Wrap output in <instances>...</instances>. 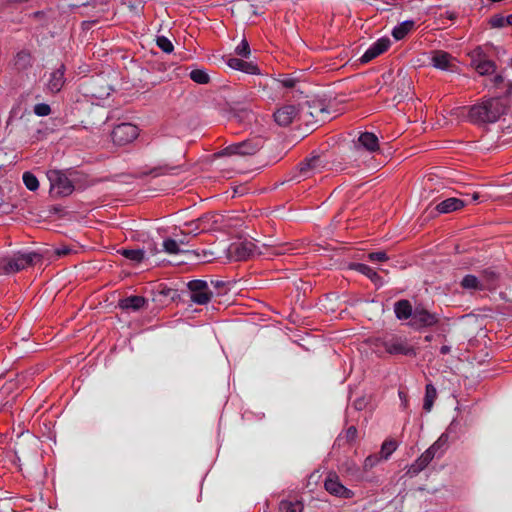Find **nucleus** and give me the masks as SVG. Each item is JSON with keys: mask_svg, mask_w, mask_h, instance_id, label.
I'll return each mask as SVG.
<instances>
[{"mask_svg": "<svg viewBox=\"0 0 512 512\" xmlns=\"http://www.w3.org/2000/svg\"><path fill=\"white\" fill-rule=\"evenodd\" d=\"M505 112V106L498 98H489L472 106L469 110V117L477 123H494Z\"/></svg>", "mask_w": 512, "mask_h": 512, "instance_id": "obj_1", "label": "nucleus"}, {"mask_svg": "<svg viewBox=\"0 0 512 512\" xmlns=\"http://www.w3.org/2000/svg\"><path fill=\"white\" fill-rule=\"evenodd\" d=\"M265 139L262 136H253L244 141L231 144L222 149L218 156H249L256 154L264 146Z\"/></svg>", "mask_w": 512, "mask_h": 512, "instance_id": "obj_2", "label": "nucleus"}, {"mask_svg": "<svg viewBox=\"0 0 512 512\" xmlns=\"http://www.w3.org/2000/svg\"><path fill=\"white\" fill-rule=\"evenodd\" d=\"M52 197H66L73 193L74 185L68 176L61 170L51 169L47 171Z\"/></svg>", "mask_w": 512, "mask_h": 512, "instance_id": "obj_3", "label": "nucleus"}, {"mask_svg": "<svg viewBox=\"0 0 512 512\" xmlns=\"http://www.w3.org/2000/svg\"><path fill=\"white\" fill-rule=\"evenodd\" d=\"M381 346L391 355L415 356V349L409 344L406 337L389 334L380 339Z\"/></svg>", "mask_w": 512, "mask_h": 512, "instance_id": "obj_4", "label": "nucleus"}, {"mask_svg": "<svg viewBox=\"0 0 512 512\" xmlns=\"http://www.w3.org/2000/svg\"><path fill=\"white\" fill-rule=\"evenodd\" d=\"M139 135V129L132 123H121L114 127L111 138L114 144L123 146L133 142Z\"/></svg>", "mask_w": 512, "mask_h": 512, "instance_id": "obj_5", "label": "nucleus"}, {"mask_svg": "<svg viewBox=\"0 0 512 512\" xmlns=\"http://www.w3.org/2000/svg\"><path fill=\"white\" fill-rule=\"evenodd\" d=\"M39 255L34 252L17 253L6 259L5 270L7 272H18L31 266Z\"/></svg>", "mask_w": 512, "mask_h": 512, "instance_id": "obj_6", "label": "nucleus"}, {"mask_svg": "<svg viewBox=\"0 0 512 512\" xmlns=\"http://www.w3.org/2000/svg\"><path fill=\"white\" fill-rule=\"evenodd\" d=\"M188 289L190 291L191 301L198 305L207 304L212 297V292L207 282L204 280L197 279L190 281L188 283Z\"/></svg>", "mask_w": 512, "mask_h": 512, "instance_id": "obj_7", "label": "nucleus"}, {"mask_svg": "<svg viewBox=\"0 0 512 512\" xmlns=\"http://www.w3.org/2000/svg\"><path fill=\"white\" fill-rule=\"evenodd\" d=\"M471 66L481 76L491 75L496 71L495 62L488 59L480 47L476 48L472 53Z\"/></svg>", "mask_w": 512, "mask_h": 512, "instance_id": "obj_8", "label": "nucleus"}, {"mask_svg": "<svg viewBox=\"0 0 512 512\" xmlns=\"http://www.w3.org/2000/svg\"><path fill=\"white\" fill-rule=\"evenodd\" d=\"M326 163L320 156H313L301 162L298 166V174L295 178L307 179L317 173H320L325 167Z\"/></svg>", "mask_w": 512, "mask_h": 512, "instance_id": "obj_9", "label": "nucleus"}, {"mask_svg": "<svg viewBox=\"0 0 512 512\" xmlns=\"http://www.w3.org/2000/svg\"><path fill=\"white\" fill-rule=\"evenodd\" d=\"M324 487L328 493L340 498H351L354 493L346 488L339 480L336 473H329L325 479Z\"/></svg>", "mask_w": 512, "mask_h": 512, "instance_id": "obj_10", "label": "nucleus"}, {"mask_svg": "<svg viewBox=\"0 0 512 512\" xmlns=\"http://www.w3.org/2000/svg\"><path fill=\"white\" fill-rule=\"evenodd\" d=\"M438 322V316L434 313H430L423 308H415L412 319L410 320V326L415 329H421L425 327H431Z\"/></svg>", "mask_w": 512, "mask_h": 512, "instance_id": "obj_11", "label": "nucleus"}, {"mask_svg": "<svg viewBox=\"0 0 512 512\" xmlns=\"http://www.w3.org/2000/svg\"><path fill=\"white\" fill-rule=\"evenodd\" d=\"M431 65L443 71L454 72L457 68L453 56L443 50H435L431 53Z\"/></svg>", "mask_w": 512, "mask_h": 512, "instance_id": "obj_12", "label": "nucleus"}, {"mask_svg": "<svg viewBox=\"0 0 512 512\" xmlns=\"http://www.w3.org/2000/svg\"><path fill=\"white\" fill-rule=\"evenodd\" d=\"M254 252V244L250 241L232 243L228 248V256L234 261L248 259Z\"/></svg>", "mask_w": 512, "mask_h": 512, "instance_id": "obj_13", "label": "nucleus"}, {"mask_svg": "<svg viewBox=\"0 0 512 512\" xmlns=\"http://www.w3.org/2000/svg\"><path fill=\"white\" fill-rule=\"evenodd\" d=\"M299 108L296 105L288 104L280 107L274 113V120L280 126L290 125L298 116Z\"/></svg>", "mask_w": 512, "mask_h": 512, "instance_id": "obj_14", "label": "nucleus"}, {"mask_svg": "<svg viewBox=\"0 0 512 512\" xmlns=\"http://www.w3.org/2000/svg\"><path fill=\"white\" fill-rule=\"evenodd\" d=\"M391 45V41L387 37H382L371 44V46L365 51V53L361 56V61L366 63L380 54L384 53Z\"/></svg>", "mask_w": 512, "mask_h": 512, "instance_id": "obj_15", "label": "nucleus"}, {"mask_svg": "<svg viewBox=\"0 0 512 512\" xmlns=\"http://www.w3.org/2000/svg\"><path fill=\"white\" fill-rule=\"evenodd\" d=\"M65 65L61 64L57 69L53 70L49 74V78L46 83L48 91L55 94L61 91L65 84Z\"/></svg>", "mask_w": 512, "mask_h": 512, "instance_id": "obj_16", "label": "nucleus"}, {"mask_svg": "<svg viewBox=\"0 0 512 512\" xmlns=\"http://www.w3.org/2000/svg\"><path fill=\"white\" fill-rule=\"evenodd\" d=\"M434 458H437V455L428 448L409 466L407 474L411 477L418 475Z\"/></svg>", "mask_w": 512, "mask_h": 512, "instance_id": "obj_17", "label": "nucleus"}, {"mask_svg": "<svg viewBox=\"0 0 512 512\" xmlns=\"http://www.w3.org/2000/svg\"><path fill=\"white\" fill-rule=\"evenodd\" d=\"M356 148L365 149L368 152H375L379 148L378 138L371 132H362L355 142Z\"/></svg>", "mask_w": 512, "mask_h": 512, "instance_id": "obj_18", "label": "nucleus"}, {"mask_svg": "<svg viewBox=\"0 0 512 512\" xmlns=\"http://www.w3.org/2000/svg\"><path fill=\"white\" fill-rule=\"evenodd\" d=\"M226 64L234 70L242 71L247 74L255 75L259 73V68L257 65L239 58L229 57L226 61Z\"/></svg>", "mask_w": 512, "mask_h": 512, "instance_id": "obj_19", "label": "nucleus"}, {"mask_svg": "<svg viewBox=\"0 0 512 512\" xmlns=\"http://www.w3.org/2000/svg\"><path fill=\"white\" fill-rule=\"evenodd\" d=\"M464 205H465V202L463 200H461L459 198L451 197V198H447V199L441 201L436 206V210L441 214H445V213L457 211V210L461 209Z\"/></svg>", "mask_w": 512, "mask_h": 512, "instance_id": "obj_20", "label": "nucleus"}, {"mask_svg": "<svg viewBox=\"0 0 512 512\" xmlns=\"http://www.w3.org/2000/svg\"><path fill=\"white\" fill-rule=\"evenodd\" d=\"M146 299L142 296L134 295L122 299L119 306L125 310L137 311L144 307Z\"/></svg>", "mask_w": 512, "mask_h": 512, "instance_id": "obj_21", "label": "nucleus"}, {"mask_svg": "<svg viewBox=\"0 0 512 512\" xmlns=\"http://www.w3.org/2000/svg\"><path fill=\"white\" fill-rule=\"evenodd\" d=\"M394 312L399 320L412 319L414 310L408 300H399L394 304Z\"/></svg>", "mask_w": 512, "mask_h": 512, "instance_id": "obj_22", "label": "nucleus"}, {"mask_svg": "<svg viewBox=\"0 0 512 512\" xmlns=\"http://www.w3.org/2000/svg\"><path fill=\"white\" fill-rule=\"evenodd\" d=\"M462 288L466 290H485L490 288V285L485 284L481 280H479L476 276L468 274L461 281Z\"/></svg>", "mask_w": 512, "mask_h": 512, "instance_id": "obj_23", "label": "nucleus"}, {"mask_svg": "<svg viewBox=\"0 0 512 512\" xmlns=\"http://www.w3.org/2000/svg\"><path fill=\"white\" fill-rule=\"evenodd\" d=\"M353 268L359 273L367 276L375 285L381 286L383 284L382 278L370 266L363 263H357L353 265Z\"/></svg>", "mask_w": 512, "mask_h": 512, "instance_id": "obj_24", "label": "nucleus"}, {"mask_svg": "<svg viewBox=\"0 0 512 512\" xmlns=\"http://www.w3.org/2000/svg\"><path fill=\"white\" fill-rule=\"evenodd\" d=\"M414 25H415V23L413 20L403 21L393 28L392 36L396 40H402L414 28Z\"/></svg>", "mask_w": 512, "mask_h": 512, "instance_id": "obj_25", "label": "nucleus"}, {"mask_svg": "<svg viewBox=\"0 0 512 512\" xmlns=\"http://www.w3.org/2000/svg\"><path fill=\"white\" fill-rule=\"evenodd\" d=\"M448 443L449 435L445 432L429 448L437 455V458H440L448 449Z\"/></svg>", "mask_w": 512, "mask_h": 512, "instance_id": "obj_26", "label": "nucleus"}, {"mask_svg": "<svg viewBox=\"0 0 512 512\" xmlns=\"http://www.w3.org/2000/svg\"><path fill=\"white\" fill-rule=\"evenodd\" d=\"M32 65L31 53L27 50L19 51L15 56V66L18 69H27Z\"/></svg>", "mask_w": 512, "mask_h": 512, "instance_id": "obj_27", "label": "nucleus"}, {"mask_svg": "<svg viewBox=\"0 0 512 512\" xmlns=\"http://www.w3.org/2000/svg\"><path fill=\"white\" fill-rule=\"evenodd\" d=\"M436 397H437L436 388L431 383L427 384L425 387V397H424V403H423V409L425 411L429 412L432 409V406L434 404Z\"/></svg>", "mask_w": 512, "mask_h": 512, "instance_id": "obj_28", "label": "nucleus"}, {"mask_svg": "<svg viewBox=\"0 0 512 512\" xmlns=\"http://www.w3.org/2000/svg\"><path fill=\"white\" fill-rule=\"evenodd\" d=\"M303 504L301 501L282 500L279 503V512H302Z\"/></svg>", "mask_w": 512, "mask_h": 512, "instance_id": "obj_29", "label": "nucleus"}, {"mask_svg": "<svg viewBox=\"0 0 512 512\" xmlns=\"http://www.w3.org/2000/svg\"><path fill=\"white\" fill-rule=\"evenodd\" d=\"M180 244H185L184 240L178 242L174 239L167 238L163 241V249L168 254H179L183 252V250L180 249Z\"/></svg>", "mask_w": 512, "mask_h": 512, "instance_id": "obj_30", "label": "nucleus"}, {"mask_svg": "<svg viewBox=\"0 0 512 512\" xmlns=\"http://www.w3.org/2000/svg\"><path fill=\"white\" fill-rule=\"evenodd\" d=\"M397 449V442L395 440L389 439L385 440L382 443L380 456L383 460H387L392 453Z\"/></svg>", "mask_w": 512, "mask_h": 512, "instance_id": "obj_31", "label": "nucleus"}, {"mask_svg": "<svg viewBox=\"0 0 512 512\" xmlns=\"http://www.w3.org/2000/svg\"><path fill=\"white\" fill-rule=\"evenodd\" d=\"M189 76L197 84H207L210 81V77L204 69H194L190 72Z\"/></svg>", "mask_w": 512, "mask_h": 512, "instance_id": "obj_32", "label": "nucleus"}, {"mask_svg": "<svg viewBox=\"0 0 512 512\" xmlns=\"http://www.w3.org/2000/svg\"><path fill=\"white\" fill-rule=\"evenodd\" d=\"M23 183L26 186V188L30 191H36L39 188V181L37 177L31 173V172H24L23 176Z\"/></svg>", "mask_w": 512, "mask_h": 512, "instance_id": "obj_33", "label": "nucleus"}, {"mask_svg": "<svg viewBox=\"0 0 512 512\" xmlns=\"http://www.w3.org/2000/svg\"><path fill=\"white\" fill-rule=\"evenodd\" d=\"M122 255L134 262H141L144 259L145 252L141 249H123Z\"/></svg>", "mask_w": 512, "mask_h": 512, "instance_id": "obj_34", "label": "nucleus"}, {"mask_svg": "<svg viewBox=\"0 0 512 512\" xmlns=\"http://www.w3.org/2000/svg\"><path fill=\"white\" fill-rule=\"evenodd\" d=\"M156 43L157 46L165 53H171L174 49L172 42L165 36H158Z\"/></svg>", "mask_w": 512, "mask_h": 512, "instance_id": "obj_35", "label": "nucleus"}, {"mask_svg": "<svg viewBox=\"0 0 512 512\" xmlns=\"http://www.w3.org/2000/svg\"><path fill=\"white\" fill-rule=\"evenodd\" d=\"M235 53L243 58H248L250 55L249 43L246 39H242L241 42L236 46Z\"/></svg>", "mask_w": 512, "mask_h": 512, "instance_id": "obj_36", "label": "nucleus"}, {"mask_svg": "<svg viewBox=\"0 0 512 512\" xmlns=\"http://www.w3.org/2000/svg\"><path fill=\"white\" fill-rule=\"evenodd\" d=\"M342 469L347 473L348 475L354 477L355 479H359V468L357 465L352 461H347L342 465Z\"/></svg>", "mask_w": 512, "mask_h": 512, "instance_id": "obj_37", "label": "nucleus"}, {"mask_svg": "<svg viewBox=\"0 0 512 512\" xmlns=\"http://www.w3.org/2000/svg\"><path fill=\"white\" fill-rule=\"evenodd\" d=\"M490 24L494 28H504L508 26L507 16L495 15L491 18Z\"/></svg>", "mask_w": 512, "mask_h": 512, "instance_id": "obj_38", "label": "nucleus"}, {"mask_svg": "<svg viewBox=\"0 0 512 512\" xmlns=\"http://www.w3.org/2000/svg\"><path fill=\"white\" fill-rule=\"evenodd\" d=\"M381 460H383L381 458V456L379 455H369L365 460H364V469L365 470H369V469H372L374 466H376Z\"/></svg>", "mask_w": 512, "mask_h": 512, "instance_id": "obj_39", "label": "nucleus"}, {"mask_svg": "<svg viewBox=\"0 0 512 512\" xmlns=\"http://www.w3.org/2000/svg\"><path fill=\"white\" fill-rule=\"evenodd\" d=\"M34 113L37 116H48L51 113V108L48 104L39 103L34 106Z\"/></svg>", "mask_w": 512, "mask_h": 512, "instance_id": "obj_40", "label": "nucleus"}, {"mask_svg": "<svg viewBox=\"0 0 512 512\" xmlns=\"http://www.w3.org/2000/svg\"><path fill=\"white\" fill-rule=\"evenodd\" d=\"M367 257L371 262H384L388 260V256L384 251L371 252Z\"/></svg>", "mask_w": 512, "mask_h": 512, "instance_id": "obj_41", "label": "nucleus"}, {"mask_svg": "<svg viewBox=\"0 0 512 512\" xmlns=\"http://www.w3.org/2000/svg\"><path fill=\"white\" fill-rule=\"evenodd\" d=\"M347 442H353L357 438V429L355 426H350L344 435Z\"/></svg>", "mask_w": 512, "mask_h": 512, "instance_id": "obj_42", "label": "nucleus"}, {"mask_svg": "<svg viewBox=\"0 0 512 512\" xmlns=\"http://www.w3.org/2000/svg\"><path fill=\"white\" fill-rule=\"evenodd\" d=\"M278 82L285 88H293L296 84V80L289 76H284Z\"/></svg>", "mask_w": 512, "mask_h": 512, "instance_id": "obj_43", "label": "nucleus"}, {"mask_svg": "<svg viewBox=\"0 0 512 512\" xmlns=\"http://www.w3.org/2000/svg\"><path fill=\"white\" fill-rule=\"evenodd\" d=\"M398 396H399V398H400V400L402 402L403 407L405 408L406 405H407V395H406V393L404 391H402V390H399L398 391Z\"/></svg>", "mask_w": 512, "mask_h": 512, "instance_id": "obj_44", "label": "nucleus"}, {"mask_svg": "<svg viewBox=\"0 0 512 512\" xmlns=\"http://www.w3.org/2000/svg\"><path fill=\"white\" fill-rule=\"evenodd\" d=\"M492 81H493V83H494L495 85H499V84H501V83L504 81V78H503V76H502V75L497 74V75H495V76L493 77Z\"/></svg>", "mask_w": 512, "mask_h": 512, "instance_id": "obj_45", "label": "nucleus"}, {"mask_svg": "<svg viewBox=\"0 0 512 512\" xmlns=\"http://www.w3.org/2000/svg\"><path fill=\"white\" fill-rule=\"evenodd\" d=\"M293 249L294 248H292L290 244H286V245L280 247L278 253H286V252L292 251Z\"/></svg>", "mask_w": 512, "mask_h": 512, "instance_id": "obj_46", "label": "nucleus"}, {"mask_svg": "<svg viewBox=\"0 0 512 512\" xmlns=\"http://www.w3.org/2000/svg\"><path fill=\"white\" fill-rule=\"evenodd\" d=\"M450 351H451V347H450V346H448V345H443V346L440 348V353H441V354H448Z\"/></svg>", "mask_w": 512, "mask_h": 512, "instance_id": "obj_47", "label": "nucleus"}, {"mask_svg": "<svg viewBox=\"0 0 512 512\" xmlns=\"http://www.w3.org/2000/svg\"><path fill=\"white\" fill-rule=\"evenodd\" d=\"M480 198V195L478 193H473L472 195V201L477 202Z\"/></svg>", "mask_w": 512, "mask_h": 512, "instance_id": "obj_48", "label": "nucleus"}, {"mask_svg": "<svg viewBox=\"0 0 512 512\" xmlns=\"http://www.w3.org/2000/svg\"><path fill=\"white\" fill-rule=\"evenodd\" d=\"M508 26H512V14L507 16Z\"/></svg>", "mask_w": 512, "mask_h": 512, "instance_id": "obj_49", "label": "nucleus"}, {"mask_svg": "<svg viewBox=\"0 0 512 512\" xmlns=\"http://www.w3.org/2000/svg\"><path fill=\"white\" fill-rule=\"evenodd\" d=\"M198 230H199V227H198V226H196L194 229H190V230H189V233L194 232V234L196 235V234L198 233Z\"/></svg>", "mask_w": 512, "mask_h": 512, "instance_id": "obj_50", "label": "nucleus"}, {"mask_svg": "<svg viewBox=\"0 0 512 512\" xmlns=\"http://www.w3.org/2000/svg\"><path fill=\"white\" fill-rule=\"evenodd\" d=\"M68 253V250L67 249H63V250H58V254L59 255H65Z\"/></svg>", "mask_w": 512, "mask_h": 512, "instance_id": "obj_51", "label": "nucleus"}, {"mask_svg": "<svg viewBox=\"0 0 512 512\" xmlns=\"http://www.w3.org/2000/svg\"><path fill=\"white\" fill-rule=\"evenodd\" d=\"M432 340V335L425 336V341L430 342Z\"/></svg>", "mask_w": 512, "mask_h": 512, "instance_id": "obj_52", "label": "nucleus"}, {"mask_svg": "<svg viewBox=\"0 0 512 512\" xmlns=\"http://www.w3.org/2000/svg\"><path fill=\"white\" fill-rule=\"evenodd\" d=\"M192 225H194V222H191V223H187L186 226L188 227H191Z\"/></svg>", "mask_w": 512, "mask_h": 512, "instance_id": "obj_53", "label": "nucleus"}]
</instances>
